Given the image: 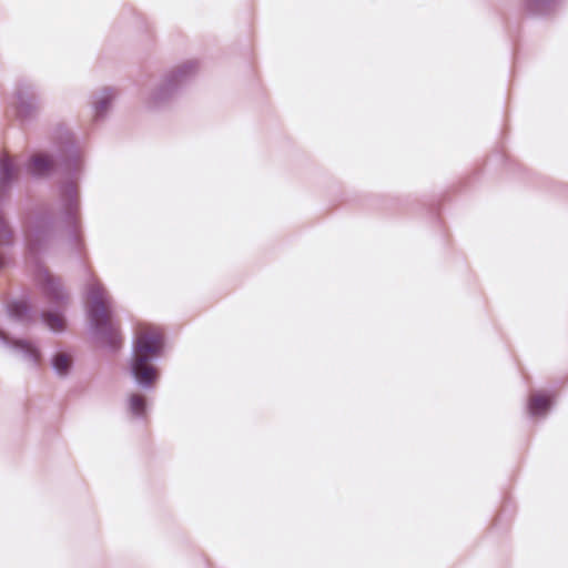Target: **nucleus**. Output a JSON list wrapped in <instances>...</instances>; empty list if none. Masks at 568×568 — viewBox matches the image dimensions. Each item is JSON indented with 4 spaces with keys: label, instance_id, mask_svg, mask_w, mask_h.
Returning a JSON list of instances; mask_svg holds the SVG:
<instances>
[{
    "label": "nucleus",
    "instance_id": "f257e3e1",
    "mask_svg": "<svg viewBox=\"0 0 568 568\" xmlns=\"http://www.w3.org/2000/svg\"><path fill=\"white\" fill-rule=\"evenodd\" d=\"M58 165L67 178L59 185V216L67 231L65 245L70 253L80 256L84 250L82 226L80 220V192L78 180L84 166L83 152L79 148L72 132H65V141L59 150Z\"/></svg>",
    "mask_w": 568,
    "mask_h": 568
},
{
    "label": "nucleus",
    "instance_id": "f03ea898",
    "mask_svg": "<svg viewBox=\"0 0 568 568\" xmlns=\"http://www.w3.org/2000/svg\"><path fill=\"white\" fill-rule=\"evenodd\" d=\"M58 242L55 220L51 212L36 214L31 227L26 235L28 254L34 260V281L44 301L52 310H65L70 295L62 280L52 274L38 257L49 253Z\"/></svg>",
    "mask_w": 568,
    "mask_h": 568
},
{
    "label": "nucleus",
    "instance_id": "7ed1b4c3",
    "mask_svg": "<svg viewBox=\"0 0 568 568\" xmlns=\"http://www.w3.org/2000/svg\"><path fill=\"white\" fill-rule=\"evenodd\" d=\"M85 295L89 300L87 314L95 341L103 347L118 351L121 347V336L106 311L104 287L91 275L87 284Z\"/></svg>",
    "mask_w": 568,
    "mask_h": 568
},
{
    "label": "nucleus",
    "instance_id": "20e7f679",
    "mask_svg": "<svg viewBox=\"0 0 568 568\" xmlns=\"http://www.w3.org/2000/svg\"><path fill=\"white\" fill-rule=\"evenodd\" d=\"M199 62L187 60L165 72L148 92L144 105L152 111L171 104L178 94L196 77Z\"/></svg>",
    "mask_w": 568,
    "mask_h": 568
},
{
    "label": "nucleus",
    "instance_id": "39448f33",
    "mask_svg": "<svg viewBox=\"0 0 568 568\" xmlns=\"http://www.w3.org/2000/svg\"><path fill=\"white\" fill-rule=\"evenodd\" d=\"M18 175V169L8 155L0 158V245L12 243V231L4 217L3 206L10 196L12 183Z\"/></svg>",
    "mask_w": 568,
    "mask_h": 568
},
{
    "label": "nucleus",
    "instance_id": "423d86ee",
    "mask_svg": "<svg viewBox=\"0 0 568 568\" xmlns=\"http://www.w3.org/2000/svg\"><path fill=\"white\" fill-rule=\"evenodd\" d=\"M13 106L17 116L21 121L34 119L40 109L39 87L28 80H21L17 83L13 93Z\"/></svg>",
    "mask_w": 568,
    "mask_h": 568
},
{
    "label": "nucleus",
    "instance_id": "0eeeda50",
    "mask_svg": "<svg viewBox=\"0 0 568 568\" xmlns=\"http://www.w3.org/2000/svg\"><path fill=\"white\" fill-rule=\"evenodd\" d=\"M0 345L10 348L20 358L32 367H38L41 361V352L37 344L24 338H11L0 328Z\"/></svg>",
    "mask_w": 568,
    "mask_h": 568
},
{
    "label": "nucleus",
    "instance_id": "6e6552de",
    "mask_svg": "<svg viewBox=\"0 0 568 568\" xmlns=\"http://www.w3.org/2000/svg\"><path fill=\"white\" fill-rule=\"evenodd\" d=\"M164 338L158 332H141L136 335L132 356L149 357L156 361L164 351Z\"/></svg>",
    "mask_w": 568,
    "mask_h": 568
},
{
    "label": "nucleus",
    "instance_id": "1a4fd4ad",
    "mask_svg": "<svg viewBox=\"0 0 568 568\" xmlns=\"http://www.w3.org/2000/svg\"><path fill=\"white\" fill-rule=\"evenodd\" d=\"M154 359L149 357L132 356L130 373L138 386L150 389L159 378V369Z\"/></svg>",
    "mask_w": 568,
    "mask_h": 568
},
{
    "label": "nucleus",
    "instance_id": "9d476101",
    "mask_svg": "<svg viewBox=\"0 0 568 568\" xmlns=\"http://www.w3.org/2000/svg\"><path fill=\"white\" fill-rule=\"evenodd\" d=\"M564 0H521L523 12L534 19L556 17Z\"/></svg>",
    "mask_w": 568,
    "mask_h": 568
},
{
    "label": "nucleus",
    "instance_id": "9b49d317",
    "mask_svg": "<svg viewBox=\"0 0 568 568\" xmlns=\"http://www.w3.org/2000/svg\"><path fill=\"white\" fill-rule=\"evenodd\" d=\"M116 97L114 88H103L91 95L92 120L94 123L103 121L112 108Z\"/></svg>",
    "mask_w": 568,
    "mask_h": 568
},
{
    "label": "nucleus",
    "instance_id": "f8f14e48",
    "mask_svg": "<svg viewBox=\"0 0 568 568\" xmlns=\"http://www.w3.org/2000/svg\"><path fill=\"white\" fill-rule=\"evenodd\" d=\"M7 314L10 320L23 326H31L38 322V313L33 311L29 300H12L7 304Z\"/></svg>",
    "mask_w": 568,
    "mask_h": 568
},
{
    "label": "nucleus",
    "instance_id": "ddd939ff",
    "mask_svg": "<svg viewBox=\"0 0 568 568\" xmlns=\"http://www.w3.org/2000/svg\"><path fill=\"white\" fill-rule=\"evenodd\" d=\"M552 405V397L545 394H532L527 403V412L531 418H542Z\"/></svg>",
    "mask_w": 568,
    "mask_h": 568
},
{
    "label": "nucleus",
    "instance_id": "4468645a",
    "mask_svg": "<svg viewBox=\"0 0 568 568\" xmlns=\"http://www.w3.org/2000/svg\"><path fill=\"white\" fill-rule=\"evenodd\" d=\"M50 365L58 377L65 378L69 376L73 368V358L65 352L57 351L51 356Z\"/></svg>",
    "mask_w": 568,
    "mask_h": 568
},
{
    "label": "nucleus",
    "instance_id": "2eb2a0df",
    "mask_svg": "<svg viewBox=\"0 0 568 568\" xmlns=\"http://www.w3.org/2000/svg\"><path fill=\"white\" fill-rule=\"evenodd\" d=\"M65 310H52L49 307L47 311H41L38 315L41 322L51 331V332H62L64 329V317L63 313Z\"/></svg>",
    "mask_w": 568,
    "mask_h": 568
},
{
    "label": "nucleus",
    "instance_id": "dca6fc26",
    "mask_svg": "<svg viewBox=\"0 0 568 568\" xmlns=\"http://www.w3.org/2000/svg\"><path fill=\"white\" fill-rule=\"evenodd\" d=\"M54 163L47 155H34L30 160L29 172L31 175L40 178L49 174L53 170Z\"/></svg>",
    "mask_w": 568,
    "mask_h": 568
},
{
    "label": "nucleus",
    "instance_id": "f3484780",
    "mask_svg": "<svg viewBox=\"0 0 568 568\" xmlns=\"http://www.w3.org/2000/svg\"><path fill=\"white\" fill-rule=\"evenodd\" d=\"M128 408L136 418H144L146 413V399L143 395L131 394L128 399Z\"/></svg>",
    "mask_w": 568,
    "mask_h": 568
},
{
    "label": "nucleus",
    "instance_id": "a211bd4d",
    "mask_svg": "<svg viewBox=\"0 0 568 568\" xmlns=\"http://www.w3.org/2000/svg\"><path fill=\"white\" fill-rule=\"evenodd\" d=\"M6 264L7 260L2 255H0V271L6 266Z\"/></svg>",
    "mask_w": 568,
    "mask_h": 568
}]
</instances>
